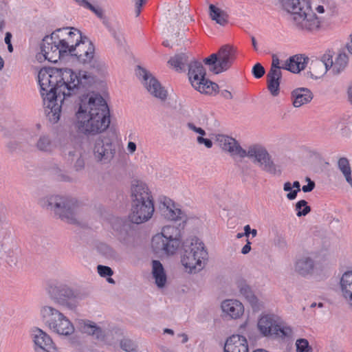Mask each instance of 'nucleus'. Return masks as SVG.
Masks as SVG:
<instances>
[{
	"mask_svg": "<svg viewBox=\"0 0 352 352\" xmlns=\"http://www.w3.org/2000/svg\"><path fill=\"white\" fill-rule=\"evenodd\" d=\"M45 113L52 123L60 119L62 109L74 95L92 85L94 77L87 71L75 73L70 69L42 68L38 74Z\"/></svg>",
	"mask_w": 352,
	"mask_h": 352,
	"instance_id": "1",
	"label": "nucleus"
},
{
	"mask_svg": "<svg viewBox=\"0 0 352 352\" xmlns=\"http://www.w3.org/2000/svg\"><path fill=\"white\" fill-rule=\"evenodd\" d=\"M79 132L96 135L104 131L110 124V112L104 99L91 92L79 96L75 113Z\"/></svg>",
	"mask_w": 352,
	"mask_h": 352,
	"instance_id": "2",
	"label": "nucleus"
},
{
	"mask_svg": "<svg viewBox=\"0 0 352 352\" xmlns=\"http://www.w3.org/2000/svg\"><path fill=\"white\" fill-rule=\"evenodd\" d=\"M131 212L129 218L133 223H142L149 220L154 212L151 192L144 183L137 182L131 186Z\"/></svg>",
	"mask_w": 352,
	"mask_h": 352,
	"instance_id": "3",
	"label": "nucleus"
},
{
	"mask_svg": "<svg viewBox=\"0 0 352 352\" xmlns=\"http://www.w3.org/2000/svg\"><path fill=\"white\" fill-rule=\"evenodd\" d=\"M208 260V251L200 239L193 237L186 241L181 262L188 273L196 274L201 271Z\"/></svg>",
	"mask_w": 352,
	"mask_h": 352,
	"instance_id": "4",
	"label": "nucleus"
},
{
	"mask_svg": "<svg viewBox=\"0 0 352 352\" xmlns=\"http://www.w3.org/2000/svg\"><path fill=\"white\" fill-rule=\"evenodd\" d=\"M181 230L173 226H164L162 232L155 234L151 241V246L156 254H173L180 245Z\"/></svg>",
	"mask_w": 352,
	"mask_h": 352,
	"instance_id": "5",
	"label": "nucleus"
},
{
	"mask_svg": "<svg viewBox=\"0 0 352 352\" xmlns=\"http://www.w3.org/2000/svg\"><path fill=\"white\" fill-rule=\"evenodd\" d=\"M46 207L68 223L75 224L78 222V202L74 198L60 195L51 196L46 201Z\"/></svg>",
	"mask_w": 352,
	"mask_h": 352,
	"instance_id": "6",
	"label": "nucleus"
},
{
	"mask_svg": "<svg viewBox=\"0 0 352 352\" xmlns=\"http://www.w3.org/2000/svg\"><path fill=\"white\" fill-rule=\"evenodd\" d=\"M258 329L260 333L265 337L278 338H291L293 329L290 326L284 323L277 316L267 314L263 316L258 321Z\"/></svg>",
	"mask_w": 352,
	"mask_h": 352,
	"instance_id": "7",
	"label": "nucleus"
},
{
	"mask_svg": "<svg viewBox=\"0 0 352 352\" xmlns=\"http://www.w3.org/2000/svg\"><path fill=\"white\" fill-rule=\"evenodd\" d=\"M206 69L201 63L192 60L188 64V78L192 86L201 94H215L219 88L218 85L206 79Z\"/></svg>",
	"mask_w": 352,
	"mask_h": 352,
	"instance_id": "8",
	"label": "nucleus"
},
{
	"mask_svg": "<svg viewBox=\"0 0 352 352\" xmlns=\"http://www.w3.org/2000/svg\"><path fill=\"white\" fill-rule=\"evenodd\" d=\"M235 58V51L233 47L225 45L217 53L212 54L204 60L206 65L210 66V70L218 74L228 69Z\"/></svg>",
	"mask_w": 352,
	"mask_h": 352,
	"instance_id": "9",
	"label": "nucleus"
},
{
	"mask_svg": "<svg viewBox=\"0 0 352 352\" xmlns=\"http://www.w3.org/2000/svg\"><path fill=\"white\" fill-rule=\"evenodd\" d=\"M50 293L52 298L58 304L71 309L75 308L78 301L85 299L87 296L86 293L74 289L64 284L52 287Z\"/></svg>",
	"mask_w": 352,
	"mask_h": 352,
	"instance_id": "10",
	"label": "nucleus"
},
{
	"mask_svg": "<svg viewBox=\"0 0 352 352\" xmlns=\"http://www.w3.org/2000/svg\"><path fill=\"white\" fill-rule=\"evenodd\" d=\"M116 153L112 140L107 137L98 138L93 146V155L95 160L101 164H109Z\"/></svg>",
	"mask_w": 352,
	"mask_h": 352,
	"instance_id": "11",
	"label": "nucleus"
},
{
	"mask_svg": "<svg viewBox=\"0 0 352 352\" xmlns=\"http://www.w3.org/2000/svg\"><path fill=\"white\" fill-rule=\"evenodd\" d=\"M289 21L296 28L309 32L318 30L321 23L319 18L314 12L311 6L306 11L295 14L294 16L291 18Z\"/></svg>",
	"mask_w": 352,
	"mask_h": 352,
	"instance_id": "12",
	"label": "nucleus"
},
{
	"mask_svg": "<svg viewBox=\"0 0 352 352\" xmlns=\"http://www.w3.org/2000/svg\"><path fill=\"white\" fill-rule=\"evenodd\" d=\"M136 74L138 78H141L145 88L152 96L162 100L166 98V91L162 87L160 82L148 72L138 66Z\"/></svg>",
	"mask_w": 352,
	"mask_h": 352,
	"instance_id": "13",
	"label": "nucleus"
},
{
	"mask_svg": "<svg viewBox=\"0 0 352 352\" xmlns=\"http://www.w3.org/2000/svg\"><path fill=\"white\" fill-rule=\"evenodd\" d=\"M58 33H52L50 36H46L41 44V53L37 55V58L50 62L56 63L60 58V52L58 50L57 45Z\"/></svg>",
	"mask_w": 352,
	"mask_h": 352,
	"instance_id": "14",
	"label": "nucleus"
},
{
	"mask_svg": "<svg viewBox=\"0 0 352 352\" xmlns=\"http://www.w3.org/2000/svg\"><path fill=\"white\" fill-rule=\"evenodd\" d=\"M281 69H284V63L280 65L279 58L274 54L271 68L267 74V89L273 96H277L280 93Z\"/></svg>",
	"mask_w": 352,
	"mask_h": 352,
	"instance_id": "15",
	"label": "nucleus"
},
{
	"mask_svg": "<svg viewBox=\"0 0 352 352\" xmlns=\"http://www.w3.org/2000/svg\"><path fill=\"white\" fill-rule=\"evenodd\" d=\"M333 52L327 51L320 59L312 60L310 66V73L313 78L317 79L324 75L333 66Z\"/></svg>",
	"mask_w": 352,
	"mask_h": 352,
	"instance_id": "16",
	"label": "nucleus"
},
{
	"mask_svg": "<svg viewBox=\"0 0 352 352\" xmlns=\"http://www.w3.org/2000/svg\"><path fill=\"white\" fill-rule=\"evenodd\" d=\"M95 48L93 43L86 36L74 47L72 56L77 57L82 63H89L94 58Z\"/></svg>",
	"mask_w": 352,
	"mask_h": 352,
	"instance_id": "17",
	"label": "nucleus"
},
{
	"mask_svg": "<svg viewBox=\"0 0 352 352\" xmlns=\"http://www.w3.org/2000/svg\"><path fill=\"white\" fill-rule=\"evenodd\" d=\"M236 287L240 294L248 301L254 311H259L264 308V302L258 298L245 280H238Z\"/></svg>",
	"mask_w": 352,
	"mask_h": 352,
	"instance_id": "18",
	"label": "nucleus"
},
{
	"mask_svg": "<svg viewBox=\"0 0 352 352\" xmlns=\"http://www.w3.org/2000/svg\"><path fill=\"white\" fill-rule=\"evenodd\" d=\"M216 141L222 150L229 153L232 156L241 157V155H245L244 149L234 138L225 135H217Z\"/></svg>",
	"mask_w": 352,
	"mask_h": 352,
	"instance_id": "19",
	"label": "nucleus"
},
{
	"mask_svg": "<svg viewBox=\"0 0 352 352\" xmlns=\"http://www.w3.org/2000/svg\"><path fill=\"white\" fill-rule=\"evenodd\" d=\"M32 337L35 345L41 349L47 352H52L56 350V345L52 339L42 329L39 328L33 329Z\"/></svg>",
	"mask_w": 352,
	"mask_h": 352,
	"instance_id": "20",
	"label": "nucleus"
},
{
	"mask_svg": "<svg viewBox=\"0 0 352 352\" xmlns=\"http://www.w3.org/2000/svg\"><path fill=\"white\" fill-rule=\"evenodd\" d=\"M48 328L53 332L64 336H69L74 333V327L72 322L64 314L57 318L56 322L50 324Z\"/></svg>",
	"mask_w": 352,
	"mask_h": 352,
	"instance_id": "21",
	"label": "nucleus"
},
{
	"mask_svg": "<svg viewBox=\"0 0 352 352\" xmlns=\"http://www.w3.org/2000/svg\"><path fill=\"white\" fill-rule=\"evenodd\" d=\"M223 312L232 319L239 318L244 313L243 304L236 299H227L221 302Z\"/></svg>",
	"mask_w": 352,
	"mask_h": 352,
	"instance_id": "22",
	"label": "nucleus"
},
{
	"mask_svg": "<svg viewBox=\"0 0 352 352\" xmlns=\"http://www.w3.org/2000/svg\"><path fill=\"white\" fill-rule=\"evenodd\" d=\"M162 215L168 220L177 221L182 219L184 214L182 210L176 206L172 200L164 198L160 206Z\"/></svg>",
	"mask_w": 352,
	"mask_h": 352,
	"instance_id": "23",
	"label": "nucleus"
},
{
	"mask_svg": "<svg viewBox=\"0 0 352 352\" xmlns=\"http://www.w3.org/2000/svg\"><path fill=\"white\" fill-rule=\"evenodd\" d=\"M281 5L284 10L289 14V19L293 18L295 14L307 10L311 6L309 0H281Z\"/></svg>",
	"mask_w": 352,
	"mask_h": 352,
	"instance_id": "24",
	"label": "nucleus"
},
{
	"mask_svg": "<svg viewBox=\"0 0 352 352\" xmlns=\"http://www.w3.org/2000/svg\"><path fill=\"white\" fill-rule=\"evenodd\" d=\"M224 352H248L247 339L240 335H233L226 342Z\"/></svg>",
	"mask_w": 352,
	"mask_h": 352,
	"instance_id": "25",
	"label": "nucleus"
},
{
	"mask_svg": "<svg viewBox=\"0 0 352 352\" xmlns=\"http://www.w3.org/2000/svg\"><path fill=\"white\" fill-rule=\"evenodd\" d=\"M78 329L81 333L91 336L97 340H102L104 338V333L102 328L91 320H80Z\"/></svg>",
	"mask_w": 352,
	"mask_h": 352,
	"instance_id": "26",
	"label": "nucleus"
},
{
	"mask_svg": "<svg viewBox=\"0 0 352 352\" xmlns=\"http://www.w3.org/2000/svg\"><path fill=\"white\" fill-rule=\"evenodd\" d=\"M53 33H58V38L64 39L67 42V45H71L73 47H76L83 38L80 32L75 28H65L58 29Z\"/></svg>",
	"mask_w": 352,
	"mask_h": 352,
	"instance_id": "27",
	"label": "nucleus"
},
{
	"mask_svg": "<svg viewBox=\"0 0 352 352\" xmlns=\"http://www.w3.org/2000/svg\"><path fill=\"white\" fill-rule=\"evenodd\" d=\"M253 162L258 164L263 170L270 174L276 175L280 173V170H278L276 165L274 163L265 148L253 160Z\"/></svg>",
	"mask_w": 352,
	"mask_h": 352,
	"instance_id": "28",
	"label": "nucleus"
},
{
	"mask_svg": "<svg viewBox=\"0 0 352 352\" xmlns=\"http://www.w3.org/2000/svg\"><path fill=\"white\" fill-rule=\"evenodd\" d=\"M312 92L307 88L300 87L292 92L293 105L295 107H300L311 102L313 99Z\"/></svg>",
	"mask_w": 352,
	"mask_h": 352,
	"instance_id": "29",
	"label": "nucleus"
},
{
	"mask_svg": "<svg viewBox=\"0 0 352 352\" xmlns=\"http://www.w3.org/2000/svg\"><path fill=\"white\" fill-rule=\"evenodd\" d=\"M315 263L312 258L304 255L296 259L294 265L295 271L302 276H306L313 272Z\"/></svg>",
	"mask_w": 352,
	"mask_h": 352,
	"instance_id": "30",
	"label": "nucleus"
},
{
	"mask_svg": "<svg viewBox=\"0 0 352 352\" xmlns=\"http://www.w3.org/2000/svg\"><path fill=\"white\" fill-rule=\"evenodd\" d=\"M309 58L302 54L290 57L284 63V69L298 73L305 68Z\"/></svg>",
	"mask_w": 352,
	"mask_h": 352,
	"instance_id": "31",
	"label": "nucleus"
},
{
	"mask_svg": "<svg viewBox=\"0 0 352 352\" xmlns=\"http://www.w3.org/2000/svg\"><path fill=\"white\" fill-rule=\"evenodd\" d=\"M152 276L159 288H162L165 286L167 277L164 267L159 261L154 260L152 261Z\"/></svg>",
	"mask_w": 352,
	"mask_h": 352,
	"instance_id": "32",
	"label": "nucleus"
},
{
	"mask_svg": "<svg viewBox=\"0 0 352 352\" xmlns=\"http://www.w3.org/2000/svg\"><path fill=\"white\" fill-rule=\"evenodd\" d=\"M34 146L40 152L52 153L56 146L50 135L41 134L37 138Z\"/></svg>",
	"mask_w": 352,
	"mask_h": 352,
	"instance_id": "33",
	"label": "nucleus"
},
{
	"mask_svg": "<svg viewBox=\"0 0 352 352\" xmlns=\"http://www.w3.org/2000/svg\"><path fill=\"white\" fill-rule=\"evenodd\" d=\"M40 314L44 324L47 327L54 322H56L57 318L62 317L63 314L59 310L49 305L43 306L41 308Z\"/></svg>",
	"mask_w": 352,
	"mask_h": 352,
	"instance_id": "34",
	"label": "nucleus"
},
{
	"mask_svg": "<svg viewBox=\"0 0 352 352\" xmlns=\"http://www.w3.org/2000/svg\"><path fill=\"white\" fill-rule=\"evenodd\" d=\"M340 286L342 296L352 307V272H345L342 275Z\"/></svg>",
	"mask_w": 352,
	"mask_h": 352,
	"instance_id": "35",
	"label": "nucleus"
},
{
	"mask_svg": "<svg viewBox=\"0 0 352 352\" xmlns=\"http://www.w3.org/2000/svg\"><path fill=\"white\" fill-rule=\"evenodd\" d=\"M190 56V54L186 52L176 54L174 56L170 58L168 63L176 71H183L185 69L186 65H188Z\"/></svg>",
	"mask_w": 352,
	"mask_h": 352,
	"instance_id": "36",
	"label": "nucleus"
},
{
	"mask_svg": "<svg viewBox=\"0 0 352 352\" xmlns=\"http://www.w3.org/2000/svg\"><path fill=\"white\" fill-rule=\"evenodd\" d=\"M348 61L347 54L345 52H340L336 58L335 62L333 61V66L331 67L333 73L334 74L341 73L346 68Z\"/></svg>",
	"mask_w": 352,
	"mask_h": 352,
	"instance_id": "37",
	"label": "nucleus"
},
{
	"mask_svg": "<svg viewBox=\"0 0 352 352\" xmlns=\"http://www.w3.org/2000/svg\"><path fill=\"white\" fill-rule=\"evenodd\" d=\"M210 16L211 19L221 25H225L228 23V14L220 8L211 4L209 6Z\"/></svg>",
	"mask_w": 352,
	"mask_h": 352,
	"instance_id": "38",
	"label": "nucleus"
},
{
	"mask_svg": "<svg viewBox=\"0 0 352 352\" xmlns=\"http://www.w3.org/2000/svg\"><path fill=\"white\" fill-rule=\"evenodd\" d=\"M283 190L287 192H289L287 195V198L289 200H294L296 199L297 194L300 191V182L295 181L292 184L287 182L284 184Z\"/></svg>",
	"mask_w": 352,
	"mask_h": 352,
	"instance_id": "39",
	"label": "nucleus"
},
{
	"mask_svg": "<svg viewBox=\"0 0 352 352\" xmlns=\"http://www.w3.org/2000/svg\"><path fill=\"white\" fill-rule=\"evenodd\" d=\"M82 154L80 146H73L72 148H67L63 151V156L65 160L68 163H73L76 158L80 157Z\"/></svg>",
	"mask_w": 352,
	"mask_h": 352,
	"instance_id": "40",
	"label": "nucleus"
},
{
	"mask_svg": "<svg viewBox=\"0 0 352 352\" xmlns=\"http://www.w3.org/2000/svg\"><path fill=\"white\" fill-rule=\"evenodd\" d=\"M338 168L344 175L346 182H350L351 178V170L349 160L346 157H341L338 162Z\"/></svg>",
	"mask_w": 352,
	"mask_h": 352,
	"instance_id": "41",
	"label": "nucleus"
},
{
	"mask_svg": "<svg viewBox=\"0 0 352 352\" xmlns=\"http://www.w3.org/2000/svg\"><path fill=\"white\" fill-rule=\"evenodd\" d=\"M265 148L259 144H253L248 147V150L244 149L245 155H241V158L248 157L253 160L263 151Z\"/></svg>",
	"mask_w": 352,
	"mask_h": 352,
	"instance_id": "42",
	"label": "nucleus"
},
{
	"mask_svg": "<svg viewBox=\"0 0 352 352\" xmlns=\"http://www.w3.org/2000/svg\"><path fill=\"white\" fill-rule=\"evenodd\" d=\"M57 45L58 50L60 52V58L68 55L72 56L74 50V47L71 45H67V42L64 39L57 38Z\"/></svg>",
	"mask_w": 352,
	"mask_h": 352,
	"instance_id": "43",
	"label": "nucleus"
},
{
	"mask_svg": "<svg viewBox=\"0 0 352 352\" xmlns=\"http://www.w3.org/2000/svg\"><path fill=\"white\" fill-rule=\"evenodd\" d=\"M296 352H312V347L307 339L300 338L296 341Z\"/></svg>",
	"mask_w": 352,
	"mask_h": 352,
	"instance_id": "44",
	"label": "nucleus"
},
{
	"mask_svg": "<svg viewBox=\"0 0 352 352\" xmlns=\"http://www.w3.org/2000/svg\"><path fill=\"white\" fill-rule=\"evenodd\" d=\"M296 210L298 217L305 216L311 211V208L305 200H300L296 204Z\"/></svg>",
	"mask_w": 352,
	"mask_h": 352,
	"instance_id": "45",
	"label": "nucleus"
},
{
	"mask_svg": "<svg viewBox=\"0 0 352 352\" xmlns=\"http://www.w3.org/2000/svg\"><path fill=\"white\" fill-rule=\"evenodd\" d=\"M322 3L325 6L329 15H332L336 10V0H322Z\"/></svg>",
	"mask_w": 352,
	"mask_h": 352,
	"instance_id": "46",
	"label": "nucleus"
},
{
	"mask_svg": "<svg viewBox=\"0 0 352 352\" xmlns=\"http://www.w3.org/2000/svg\"><path fill=\"white\" fill-rule=\"evenodd\" d=\"M81 6L91 10L99 18L102 19L103 17V11L100 8L94 6L93 5H91L89 2H88L86 0H85L83 1V3H82Z\"/></svg>",
	"mask_w": 352,
	"mask_h": 352,
	"instance_id": "47",
	"label": "nucleus"
},
{
	"mask_svg": "<svg viewBox=\"0 0 352 352\" xmlns=\"http://www.w3.org/2000/svg\"><path fill=\"white\" fill-rule=\"evenodd\" d=\"M97 271L99 275L102 277L111 276L113 274L112 269L108 266L98 265Z\"/></svg>",
	"mask_w": 352,
	"mask_h": 352,
	"instance_id": "48",
	"label": "nucleus"
},
{
	"mask_svg": "<svg viewBox=\"0 0 352 352\" xmlns=\"http://www.w3.org/2000/svg\"><path fill=\"white\" fill-rule=\"evenodd\" d=\"M120 347L125 351L131 352L135 349V345L132 340L123 339L120 341Z\"/></svg>",
	"mask_w": 352,
	"mask_h": 352,
	"instance_id": "49",
	"label": "nucleus"
},
{
	"mask_svg": "<svg viewBox=\"0 0 352 352\" xmlns=\"http://www.w3.org/2000/svg\"><path fill=\"white\" fill-rule=\"evenodd\" d=\"M252 74L256 78H261L265 74V69L260 63H256L252 68Z\"/></svg>",
	"mask_w": 352,
	"mask_h": 352,
	"instance_id": "50",
	"label": "nucleus"
},
{
	"mask_svg": "<svg viewBox=\"0 0 352 352\" xmlns=\"http://www.w3.org/2000/svg\"><path fill=\"white\" fill-rule=\"evenodd\" d=\"M74 163V168L76 171H80L84 169L85 168V160L82 157V154L80 155V157H78L75 159Z\"/></svg>",
	"mask_w": 352,
	"mask_h": 352,
	"instance_id": "51",
	"label": "nucleus"
},
{
	"mask_svg": "<svg viewBox=\"0 0 352 352\" xmlns=\"http://www.w3.org/2000/svg\"><path fill=\"white\" fill-rule=\"evenodd\" d=\"M187 127L190 130H191L197 133H199L201 136H204L206 135V132L203 129L196 126L195 124H193L192 122H188L187 124Z\"/></svg>",
	"mask_w": 352,
	"mask_h": 352,
	"instance_id": "52",
	"label": "nucleus"
},
{
	"mask_svg": "<svg viewBox=\"0 0 352 352\" xmlns=\"http://www.w3.org/2000/svg\"><path fill=\"white\" fill-rule=\"evenodd\" d=\"M306 180L308 182V184L303 186L302 190L304 192H309L312 191L315 188V183L309 177H307Z\"/></svg>",
	"mask_w": 352,
	"mask_h": 352,
	"instance_id": "53",
	"label": "nucleus"
},
{
	"mask_svg": "<svg viewBox=\"0 0 352 352\" xmlns=\"http://www.w3.org/2000/svg\"><path fill=\"white\" fill-rule=\"evenodd\" d=\"M197 141L199 144H204L206 148H211L212 146V142L210 140L204 138L202 136H199L197 138Z\"/></svg>",
	"mask_w": 352,
	"mask_h": 352,
	"instance_id": "54",
	"label": "nucleus"
},
{
	"mask_svg": "<svg viewBox=\"0 0 352 352\" xmlns=\"http://www.w3.org/2000/svg\"><path fill=\"white\" fill-rule=\"evenodd\" d=\"M146 0H135V12L136 16H138L140 14L142 7L144 3H146Z\"/></svg>",
	"mask_w": 352,
	"mask_h": 352,
	"instance_id": "55",
	"label": "nucleus"
},
{
	"mask_svg": "<svg viewBox=\"0 0 352 352\" xmlns=\"http://www.w3.org/2000/svg\"><path fill=\"white\" fill-rule=\"evenodd\" d=\"M340 133L343 137L348 138L351 134V130L349 126L346 125L340 129Z\"/></svg>",
	"mask_w": 352,
	"mask_h": 352,
	"instance_id": "56",
	"label": "nucleus"
},
{
	"mask_svg": "<svg viewBox=\"0 0 352 352\" xmlns=\"http://www.w3.org/2000/svg\"><path fill=\"white\" fill-rule=\"evenodd\" d=\"M220 94L223 98H224L226 100H231L233 98L232 93L226 89L221 90L220 91Z\"/></svg>",
	"mask_w": 352,
	"mask_h": 352,
	"instance_id": "57",
	"label": "nucleus"
},
{
	"mask_svg": "<svg viewBox=\"0 0 352 352\" xmlns=\"http://www.w3.org/2000/svg\"><path fill=\"white\" fill-rule=\"evenodd\" d=\"M251 250V242L248 239L246 244L242 248L241 253L243 254H247Z\"/></svg>",
	"mask_w": 352,
	"mask_h": 352,
	"instance_id": "58",
	"label": "nucleus"
},
{
	"mask_svg": "<svg viewBox=\"0 0 352 352\" xmlns=\"http://www.w3.org/2000/svg\"><path fill=\"white\" fill-rule=\"evenodd\" d=\"M127 151L130 154H133L136 151V144L133 142H129L127 144Z\"/></svg>",
	"mask_w": 352,
	"mask_h": 352,
	"instance_id": "59",
	"label": "nucleus"
},
{
	"mask_svg": "<svg viewBox=\"0 0 352 352\" xmlns=\"http://www.w3.org/2000/svg\"><path fill=\"white\" fill-rule=\"evenodd\" d=\"M346 47L349 52L352 54V33L349 36V41L346 45Z\"/></svg>",
	"mask_w": 352,
	"mask_h": 352,
	"instance_id": "60",
	"label": "nucleus"
},
{
	"mask_svg": "<svg viewBox=\"0 0 352 352\" xmlns=\"http://www.w3.org/2000/svg\"><path fill=\"white\" fill-rule=\"evenodd\" d=\"M17 258L10 256L8 261V263L11 266H16L17 264Z\"/></svg>",
	"mask_w": 352,
	"mask_h": 352,
	"instance_id": "61",
	"label": "nucleus"
},
{
	"mask_svg": "<svg viewBox=\"0 0 352 352\" xmlns=\"http://www.w3.org/2000/svg\"><path fill=\"white\" fill-rule=\"evenodd\" d=\"M104 254L107 256H111L112 254H113V250L111 248H109V246L107 245H104Z\"/></svg>",
	"mask_w": 352,
	"mask_h": 352,
	"instance_id": "62",
	"label": "nucleus"
},
{
	"mask_svg": "<svg viewBox=\"0 0 352 352\" xmlns=\"http://www.w3.org/2000/svg\"><path fill=\"white\" fill-rule=\"evenodd\" d=\"M316 10L320 14L324 13L325 11L327 12L326 8L323 4L318 6Z\"/></svg>",
	"mask_w": 352,
	"mask_h": 352,
	"instance_id": "63",
	"label": "nucleus"
},
{
	"mask_svg": "<svg viewBox=\"0 0 352 352\" xmlns=\"http://www.w3.org/2000/svg\"><path fill=\"white\" fill-rule=\"evenodd\" d=\"M348 98L349 102L352 104V85L348 89Z\"/></svg>",
	"mask_w": 352,
	"mask_h": 352,
	"instance_id": "64",
	"label": "nucleus"
}]
</instances>
